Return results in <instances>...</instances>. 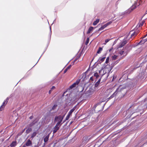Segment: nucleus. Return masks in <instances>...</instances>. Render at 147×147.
<instances>
[{"label": "nucleus", "mask_w": 147, "mask_h": 147, "mask_svg": "<svg viewBox=\"0 0 147 147\" xmlns=\"http://www.w3.org/2000/svg\"><path fill=\"white\" fill-rule=\"evenodd\" d=\"M140 115H139V114H137V115H136V116H134V117H133L132 119H134L135 118H136L138 116H139Z\"/></svg>", "instance_id": "nucleus-60"}, {"label": "nucleus", "mask_w": 147, "mask_h": 147, "mask_svg": "<svg viewBox=\"0 0 147 147\" xmlns=\"http://www.w3.org/2000/svg\"><path fill=\"white\" fill-rule=\"evenodd\" d=\"M138 34V33L137 32H134L131 35V37L132 36L136 35H137Z\"/></svg>", "instance_id": "nucleus-44"}, {"label": "nucleus", "mask_w": 147, "mask_h": 147, "mask_svg": "<svg viewBox=\"0 0 147 147\" xmlns=\"http://www.w3.org/2000/svg\"><path fill=\"white\" fill-rule=\"evenodd\" d=\"M144 63V62H143L142 63L140 64V65L139 66H137V65H136V67H134V68L136 69V68H137L140 67H142Z\"/></svg>", "instance_id": "nucleus-38"}, {"label": "nucleus", "mask_w": 147, "mask_h": 147, "mask_svg": "<svg viewBox=\"0 0 147 147\" xmlns=\"http://www.w3.org/2000/svg\"><path fill=\"white\" fill-rule=\"evenodd\" d=\"M142 40L143 41L144 43L146 42L147 41V38L145 39H143Z\"/></svg>", "instance_id": "nucleus-62"}, {"label": "nucleus", "mask_w": 147, "mask_h": 147, "mask_svg": "<svg viewBox=\"0 0 147 147\" xmlns=\"http://www.w3.org/2000/svg\"><path fill=\"white\" fill-rule=\"evenodd\" d=\"M101 80V78H99L98 79V81L95 83L94 86V88H97L99 84H100Z\"/></svg>", "instance_id": "nucleus-20"}, {"label": "nucleus", "mask_w": 147, "mask_h": 147, "mask_svg": "<svg viewBox=\"0 0 147 147\" xmlns=\"http://www.w3.org/2000/svg\"><path fill=\"white\" fill-rule=\"evenodd\" d=\"M112 22V21H110L109 22H107V23H106V24L107 25V26H108L110 24H111Z\"/></svg>", "instance_id": "nucleus-51"}, {"label": "nucleus", "mask_w": 147, "mask_h": 147, "mask_svg": "<svg viewBox=\"0 0 147 147\" xmlns=\"http://www.w3.org/2000/svg\"><path fill=\"white\" fill-rule=\"evenodd\" d=\"M69 100V102L70 103L69 105H72L75 104L78 99V98L77 95H75L74 96L70 97Z\"/></svg>", "instance_id": "nucleus-3"}, {"label": "nucleus", "mask_w": 147, "mask_h": 147, "mask_svg": "<svg viewBox=\"0 0 147 147\" xmlns=\"http://www.w3.org/2000/svg\"><path fill=\"white\" fill-rule=\"evenodd\" d=\"M17 144L16 141H13L10 145V146L11 147H14Z\"/></svg>", "instance_id": "nucleus-22"}, {"label": "nucleus", "mask_w": 147, "mask_h": 147, "mask_svg": "<svg viewBox=\"0 0 147 147\" xmlns=\"http://www.w3.org/2000/svg\"><path fill=\"white\" fill-rule=\"evenodd\" d=\"M102 47H100L97 51V53H98V54L100 53H101V51L102 50Z\"/></svg>", "instance_id": "nucleus-29"}, {"label": "nucleus", "mask_w": 147, "mask_h": 147, "mask_svg": "<svg viewBox=\"0 0 147 147\" xmlns=\"http://www.w3.org/2000/svg\"><path fill=\"white\" fill-rule=\"evenodd\" d=\"M105 101L104 100H103V101H100V102H99L97 103L96 104V105H100L101 103L102 102H105Z\"/></svg>", "instance_id": "nucleus-54"}, {"label": "nucleus", "mask_w": 147, "mask_h": 147, "mask_svg": "<svg viewBox=\"0 0 147 147\" xmlns=\"http://www.w3.org/2000/svg\"><path fill=\"white\" fill-rule=\"evenodd\" d=\"M37 134V133L36 131L34 132L32 134L31 136V138L33 139L34 137H35Z\"/></svg>", "instance_id": "nucleus-33"}, {"label": "nucleus", "mask_w": 147, "mask_h": 147, "mask_svg": "<svg viewBox=\"0 0 147 147\" xmlns=\"http://www.w3.org/2000/svg\"><path fill=\"white\" fill-rule=\"evenodd\" d=\"M93 89L92 87H90L89 89L84 93H83L82 95L85 94L86 96L89 97L92 95V91Z\"/></svg>", "instance_id": "nucleus-8"}, {"label": "nucleus", "mask_w": 147, "mask_h": 147, "mask_svg": "<svg viewBox=\"0 0 147 147\" xmlns=\"http://www.w3.org/2000/svg\"><path fill=\"white\" fill-rule=\"evenodd\" d=\"M113 38H112L111 39L107 38L105 40V44H106L107 42H108L109 40L112 39Z\"/></svg>", "instance_id": "nucleus-47"}, {"label": "nucleus", "mask_w": 147, "mask_h": 147, "mask_svg": "<svg viewBox=\"0 0 147 147\" xmlns=\"http://www.w3.org/2000/svg\"><path fill=\"white\" fill-rule=\"evenodd\" d=\"M116 78V77H115V76H113V78L112 80V81L113 82L114 81L115 79Z\"/></svg>", "instance_id": "nucleus-58"}, {"label": "nucleus", "mask_w": 147, "mask_h": 147, "mask_svg": "<svg viewBox=\"0 0 147 147\" xmlns=\"http://www.w3.org/2000/svg\"><path fill=\"white\" fill-rule=\"evenodd\" d=\"M55 87L54 86H52L51 88V90L52 91L53 90L55 89Z\"/></svg>", "instance_id": "nucleus-64"}, {"label": "nucleus", "mask_w": 147, "mask_h": 147, "mask_svg": "<svg viewBox=\"0 0 147 147\" xmlns=\"http://www.w3.org/2000/svg\"><path fill=\"white\" fill-rule=\"evenodd\" d=\"M144 43L143 42L142 39L139 42H138V45H140L144 44Z\"/></svg>", "instance_id": "nucleus-46"}, {"label": "nucleus", "mask_w": 147, "mask_h": 147, "mask_svg": "<svg viewBox=\"0 0 147 147\" xmlns=\"http://www.w3.org/2000/svg\"><path fill=\"white\" fill-rule=\"evenodd\" d=\"M50 32L49 33V40H48V42L47 46V47H46L45 51H44V52L42 54V55H41L40 56V57L38 61H37V62L36 63V64L34 66L36 65V64L38 62L39 60L40 59V58L42 56V55H43V54L47 50V49L48 48V47L49 44V43H50V41L51 40V27H50Z\"/></svg>", "instance_id": "nucleus-6"}, {"label": "nucleus", "mask_w": 147, "mask_h": 147, "mask_svg": "<svg viewBox=\"0 0 147 147\" xmlns=\"http://www.w3.org/2000/svg\"><path fill=\"white\" fill-rule=\"evenodd\" d=\"M127 43V40H125V39L124 38L122 42H120L119 45L118 46L117 49H118L119 48H121L124 46L125 44Z\"/></svg>", "instance_id": "nucleus-9"}, {"label": "nucleus", "mask_w": 147, "mask_h": 147, "mask_svg": "<svg viewBox=\"0 0 147 147\" xmlns=\"http://www.w3.org/2000/svg\"><path fill=\"white\" fill-rule=\"evenodd\" d=\"M25 144L26 146H31L32 145V142L30 139H28L26 142Z\"/></svg>", "instance_id": "nucleus-15"}, {"label": "nucleus", "mask_w": 147, "mask_h": 147, "mask_svg": "<svg viewBox=\"0 0 147 147\" xmlns=\"http://www.w3.org/2000/svg\"><path fill=\"white\" fill-rule=\"evenodd\" d=\"M89 37H88L87 38L85 42V44L86 45H87L88 44V43L89 42Z\"/></svg>", "instance_id": "nucleus-42"}, {"label": "nucleus", "mask_w": 147, "mask_h": 147, "mask_svg": "<svg viewBox=\"0 0 147 147\" xmlns=\"http://www.w3.org/2000/svg\"><path fill=\"white\" fill-rule=\"evenodd\" d=\"M107 73V72L106 71L105 72H104V73H103V74H102V75H99L100 76V78H101V79L102 76H104V75H105V74H106Z\"/></svg>", "instance_id": "nucleus-50"}, {"label": "nucleus", "mask_w": 147, "mask_h": 147, "mask_svg": "<svg viewBox=\"0 0 147 147\" xmlns=\"http://www.w3.org/2000/svg\"><path fill=\"white\" fill-rule=\"evenodd\" d=\"M5 107L3 105H2L0 107V111H2L4 109Z\"/></svg>", "instance_id": "nucleus-48"}, {"label": "nucleus", "mask_w": 147, "mask_h": 147, "mask_svg": "<svg viewBox=\"0 0 147 147\" xmlns=\"http://www.w3.org/2000/svg\"><path fill=\"white\" fill-rule=\"evenodd\" d=\"M124 51H121L119 52V53L120 55H123V53L124 52Z\"/></svg>", "instance_id": "nucleus-52"}, {"label": "nucleus", "mask_w": 147, "mask_h": 147, "mask_svg": "<svg viewBox=\"0 0 147 147\" xmlns=\"http://www.w3.org/2000/svg\"><path fill=\"white\" fill-rule=\"evenodd\" d=\"M61 125H60L59 126H58L55 125V126L53 128V134L55 133L57 131V130L59 129Z\"/></svg>", "instance_id": "nucleus-13"}, {"label": "nucleus", "mask_w": 147, "mask_h": 147, "mask_svg": "<svg viewBox=\"0 0 147 147\" xmlns=\"http://www.w3.org/2000/svg\"><path fill=\"white\" fill-rule=\"evenodd\" d=\"M79 102L72 109H71L69 111L67 115V119L69 117H70V116L72 115L73 112L75 110V109L77 107V105L79 104Z\"/></svg>", "instance_id": "nucleus-11"}, {"label": "nucleus", "mask_w": 147, "mask_h": 147, "mask_svg": "<svg viewBox=\"0 0 147 147\" xmlns=\"http://www.w3.org/2000/svg\"><path fill=\"white\" fill-rule=\"evenodd\" d=\"M147 108V105L146 103L144 104H142L141 105L139 106L138 107H137V109H136L135 111L132 113L131 116L137 113H139L141 115L143 113L144 110Z\"/></svg>", "instance_id": "nucleus-2"}, {"label": "nucleus", "mask_w": 147, "mask_h": 147, "mask_svg": "<svg viewBox=\"0 0 147 147\" xmlns=\"http://www.w3.org/2000/svg\"><path fill=\"white\" fill-rule=\"evenodd\" d=\"M144 21H143L139 25V27H140V26H143V24H144Z\"/></svg>", "instance_id": "nucleus-55"}, {"label": "nucleus", "mask_w": 147, "mask_h": 147, "mask_svg": "<svg viewBox=\"0 0 147 147\" xmlns=\"http://www.w3.org/2000/svg\"><path fill=\"white\" fill-rule=\"evenodd\" d=\"M94 76L96 77V78L95 79L94 82H95L97 80L98 78L99 77H100V76L97 72L95 71L94 74Z\"/></svg>", "instance_id": "nucleus-18"}, {"label": "nucleus", "mask_w": 147, "mask_h": 147, "mask_svg": "<svg viewBox=\"0 0 147 147\" xmlns=\"http://www.w3.org/2000/svg\"><path fill=\"white\" fill-rule=\"evenodd\" d=\"M9 97H7V98H6V99L4 100L5 102L7 103L8 102V101L9 100Z\"/></svg>", "instance_id": "nucleus-57"}, {"label": "nucleus", "mask_w": 147, "mask_h": 147, "mask_svg": "<svg viewBox=\"0 0 147 147\" xmlns=\"http://www.w3.org/2000/svg\"><path fill=\"white\" fill-rule=\"evenodd\" d=\"M52 83V85H53V84H54V82H53V80H52L49 82L48 83V84H51V83Z\"/></svg>", "instance_id": "nucleus-61"}, {"label": "nucleus", "mask_w": 147, "mask_h": 147, "mask_svg": "<svg viewBox=\"0 0 147 147\" xmlns=\"http://www.w3.org/2000/svg\"><path fill=\"white\" fill-rule=\"evenodd\" d=\"M26 129V128H24L22 131H20L18 134L19 135H21L24 132Z\"/></svg>", "instance_id": "nucleus-43"}, {"label": "nucleus", "mask_w": 147, "mask_h": 147, "mask_svg": "<svg viewBox=\"0 0 147 147\" xmlns=\"http://www.w3.org/2000/svg\"><path fill=\"white\" fill-rule=\"evenodd\" d=\"M72 66V65H69L68 67H67L64 70V73L65 74V73L67 71V70L70 69L71 67Z\"/></svg>", "instance_id": "nucleus-27"}, {"label": "nucleus", "mask_w": 147, "mask_h": 147, "mask_svg": "<svg viewBox=\"0 0 147 147\" xmlns=\"http://www.w3.org/2000/svg\"><path fill=\"white\" fill-rule=\"evenodd\" d=\"M136 6L133 5L125 11L121 13L119 15V18L122 19L127 17L129 14L136 8Z\"/></svg>", "instance_id": "nucleus-1"}, {"label": "nucleus", "mask_w": 147, "mask_h": 147, "mask_svg": "<svg viewBox=\"0 0 147 147\" xmlns=\"http://www.w3.org/2000/svg\"><path fill=\"white\" fill-rule=\"evenodd\" d=\"M57 107V105L56 104H55L50 109V110L52 111L53 110H54L55 109H56V108Z\"/></svg>", "instance_id": "nucleus-26"}, {"label": "nucleus", "mask_w": 147, "mask_h": 147, "mask_svg": "<svg viewBox=\"0 0 147 147\" xmlns=\"http://www.w3.org/2000/svg\"><path fill=\"white\" fill-rule=\"evenodd\" d=\"M97 27V26L95 27H93L91 26L90 27L87 32V34L90 33L91 32L93 31L94 29L96 28Z\"/></svg>", "instance_id": "nucleus-16"}, {"label": "nucleus", "mask_w": 147, "mask_h": 147, "mask_svg": "<svg viewBox=\"0 0 147 147\" xmlns=\"http://www.w3.org/2000/svg\"><path fill=\"white\" fill-rule=\"evenodd\" d=\"M126 93H127V91H126L125 93L124 94H122V95H120V98L121 99V98H123V97H124L125 96V95L126 94Z\"/></svg>", "instance_id": "nucleus-45"}, {"label": "nucleus", "mask_w": 147, "mask_h": 147, "mask_svg": "<svg viewBox=\"0 0 147 147\" xmlns=\"http://www.w3.org/2000/svg\"><path fill=\"white\" fill-rule=\"evenodd\" d=\"M65 115V114L63 115H60L58 116H56L54 118V123H55L58 121H62Z\"/></svg>", "instance_id": "nucleus-5"}, {"label": "nucleus", "mask_w": 147, "mask_h": 147, "mask_svg": "<svg viewBox=\"0 0 147 147\" xmlns=\"http://www.w3.org/2000/svg\"><path fill=\"white\" fill-rule=\"evenodd\" d=\"M105 28V27L103 25L100 28H99V29L98 30H96V32H94V33H96V32H97L98 31H100L102 30H103Z\"/></svg>", "instance_id": "nucleus-31"}, {"label": "nucleus", "mask_w": 147, "mask_h": 147, "mask_svg": "<svg viewBox=\"0 0 147 147\" xmlns=\"http://www.w3.org/2000/svg\"><path fill=\"white\" fill-rule=\"evenodd\" d=\"M90 82H93V81H94V79H93V76H91L90 79Z\"/></svg>", "instance_id": "nucleus-49"}, {"label": "nucleus", "mask_w": 147, "mask_h": 147, "mask_svg": "<svg viewBox=\"0 0 147 147\" xmlns=\"http://www.w3.org/2000/svg\"><path fill=\"white\" fill-rule=\"evenodd\" d=\"M109 56L107 58L105 61V63H107V64L109 62Z\"/></svg>", "instance_id": "nucleus-40"}, {"label": "nucleus", "mask_w": 147, "mask_h": 147, "mask_svg": "<svg viewBox=\"0 0 147 147\" xmlns=\"http://www.w3.org/2000/svg\"><path fill=\"white\" fill-rule=\"evenodd\" d=\"M88 71H86L85 72H84L83 74H82V79H82V81H84L85 80H86V74L88 73Z\"/></svg>", "instance_id": "nucleus-19"}, {"label": "nucleus", "mask_w": 147, "mask_h": 147, "mask_svg": "<svg viewBox=\"0 0 147 147\" xmlns=\"http://www.w3.org/2000/svg\"><path fill=\"white\" fill-rule=\"evenodd\" d=\"M62 121H57V123L56 124V125L57 126H59V125H62V123H61V122H62Z\"/></svg>", "instance_id": "nucleus-39"}, {"label": "nucleus", "mask_w": 147, "mask_h": 147, "mask_svg": "<svg viewBox=\"0 0 147 147\" xmlns=\"http://www.w3.org/2000/svg\"><path fill=\"white\" fill-rule=\"evenodd\" d=\"M119 63V60H116L115 61L113 62L111 65V68H113L114 66L117 63Z\"/></svg>", "instance_id": "nucleus-24"}, {"label": "nucleus", "mask_w": 147, "mask_h": 147, "mask_svg": "<svg viewBox=\"0 0 147 147\" xmlns=\"http://www.w3.org/2000/svg\"><path fill=\"white\" fill-rule=\"evenodd\" d=\"M132 49L131 44L128 43L123 48V49L124 50L125 53H127L131 50Z\"/></svg>", "instance_id": "nucleus-7"}, {"label": "nucleus", "mask_w": 147, "mask_h": 147, "mask_svg": "<svg viewBox=\"0 0 147 147\" xmlns=\"http://www.w3.org/2000/svg\"><path fill=\"white\" fill-rule=\"evenodd\" d=\"M39 119L38 118H36L33 120L32 122L29 124L28 126L29 127H31L34 125L39 121Z\"/></svg>", "instance_id": "nucleus-10"}, {"label": "nucleus", "mask_w": 147, "mask_h": 147, "mask_svg": "<svg viewBox=\"0 0 147 147\" xmlns=\"http://www.w3.org/2000/svg\"><path fill=\"white\" fill-rule=\"evenodd\" d=\"M50 133H49L47 135L44 139V141L45 142H46L48 141L49 139V135Z\"/></svg>", "instance_id": "nucleus-23"}, {"label": "nucleus", "mask_w": 147, "mask_h": 147, "mask_svg": "<svg viewBox=\"0 0 147 147\" xmlns=\"http://www.w3.org/2000/svg\"><path fill=\"white\" fill-rule=\"evenodd\" d=\"M76 85H77L76 84V83L74 82L69 86V88L70 89H72L76 87Z\"/></svg>", "instance_id": "nucleus-30"}, {"label": "nucleus", "mask_w": 147, "mask_h": 147, "mask_svg": "<svg viewBox=\"0 0 147 147\" xmlns=\"http://www.w3.org/2000/svg\"><path fill=\"white\" fill-rule=\"evenodd\" d=\"M51 112V111H50V110H49L48 112H47L46 113L45 115L44 116V118L43 117L42 118V119L44 120H45L46 119H47L50 118L51 117V116H52V115L53 114L55 113L54 112ZM52 118H53L52 120H53V115Z\"/></svg>", "instance_id": "nucleus-4"}, {"label": "nucleus", "mask_w": 147, "mask_h": 147, "mask_svg": "<svg viewBox=\"0 0 147 147\" xmlns=\"http://www.w3.org/2000/svg\"><path fill=\"white\" fill-rule=\"evenodd\" d=\"M125 86H123L122 85H120L117 88H118V89L117 90V92H121L122 90L125 88Z\"/></svg>", "instance_id": "nucleus-14"}, {"label": "nucleus", "mask_w": 147, "mask_h": 147, "mask_svg": "<svg viewBox=\"0 0 147 147\" xmlns=\"http://www.w3.org/2000/svg\"><path fill=\"white\" fill-rule=\"evenodd\" d=\"M97 62H96L91 67V71H92L94 68L96 67L98 65H96Z\"/></svg>", "instance_id": "nucleus-32"}, {"label": "nucleus", "mask_w": 147, "mask_h": 147, "mask_svg": "<svg viewBox=\"0 0 147 147\" xmlns=\"http://www.w3.org/2000/svg\"><path fill=\"white\" fill-rule=\"evenodd\" d=\"M81 79H77L76 81L74 82L77 85H78L79 83L80 82V81Z\"/></svg>", "instance_id": "nucleus-41"}, {"label": "nucleus", "mask_w": 147, "mask_h": 147, "mask_svg": "<svg viewBox=\"0 0 147 147\" xmlns=\"http://www.w3.org/2000/svg\"><path fill=\"white\" fill-rule=\"evenodd\" d=\"M100 20V19H97L96 20L94 21L93 23V25L94 26H95L99 22Z\"/></svg>", "instance_id": "nucleus-28"}, {"label": "nucleus", "mask_w": 147, "mask_h": 147, "mask_svg": "<svg viewBox=\"0 0 147 147\" xmlns=\"http://www.w3.org/2000/svg\"><path fill=\"white\" fill-rule=\"evenodd\" d=\"M107 63H105V62L102 65V66L104 67L105 68L107 69V66H108L109 67H110V65L109 64H106Z\"/></svg>", "instance_id": "nucleus-37"}, {"label": "nucleus", "mask_w": 147, "mask_h": 147, "mask_svg": "<svg viewBox=\"0 0 147 147\" xmlns=\"http://www.w3.org/2000/svg\"><path fill=\"white\" fill-rule=\"evenodd\" d=\"M100 69L101 70H102H102H103V73H104V72L105 71V70L106 69L105 68V67H103V66H102V67Z\"/></svg>", "instance_id": "nucleus-53"}, {"label": "nucleus", "mask_w": 147, "mask_h": 147, "mask_svg": "<svg viewBox=\"0 0 147 147\" xmlns=\"http://www.w3.org/2000/svg\"><path fill=\"white\" fill-rule=\"evenodd\" d=\"M107 51L105 53L104 55H103L102 56V57H106V56L107 54Z\"/></svg>", "instance_id": "nucleus-63"}, {"label": "nucleus", "mask_w": 147, "mask_h": 147, "mask_svg": "<svg viewBox=\"0 0 147 147\" xmlns=\"http://www.w3.org/2000/svg\"><path fill=\"white\" fill-rule=\"evenodd\" d=\"M7 103L6 102H5V101H4V102H3L2 105L3 106L5 107L6 105L7 104Z\"/></svg>", "instance_id": "nucleus-59"}, {"label": "nucleus", "mask_w": 147, "mask_h": 147, "mask_svg": "<svg viewBox=\"0 0 147 147\" xmlns=\"http://www.w3.org/2000/svg\"><path fill=\"white\" fill-rule=\"evenodd\" d=\"M105 58L106 57H100L98 59L96 62L97 63L96 65H98V64H100L104 61Z\"/></svg>", "instance_id": "nucleus-12"}, {"label": "nucleus", "mask_w": 147, "mask_h": 147, "mask_svg": "<svg viewBox=\"0 0 147 147\" xmlns=\"http://www.w3.org/2000/svg\"><path fill=\"white\" fill-rule=\"evenodd\" d=\"M70 104V102L67 101V102H66L65 104L64 105L63 108L64 109H65L67 107L68 105L70 106V105H69Z\"/></svg>", "instance_id": "nucleus-35"}, {"label": "nucleus", "mask_w": 147, "mask_h": 147, "mask_svg": "<svg viewBox=\"0 0 147 147\" xmlns=\"http://www.w3.org/2000/svg\"><path fill=\"white\" fill-rule=\"evenodd\" d=\"M113 68H111V67H110V69H108V70L107 75V77H106V78L104 79L103 81L102 82H103L104 81L106 80L107 79L108 77L109 76V73L110 72L111 73L112 72V71H111V70H112V69H113Z\"/></svg>", "instance_id": "nucleus-17"}, {"label": "nucleus", "mask_w": 147, "mask_h": 147, "mask_svg": "<svg viewBox=\"0 0 147 147\" xmlns=\"http://www.w3.org/2000/svg\"><path fill=\"white\" fill-rule=\"evenodd\" d=\"M67 116H66V118H65V119H64V120L63 121V122L62 123H64V122H65L67 120H68V119H69V117H68V118L67 119Z\"/></svg>", "instance_id": "nucleus-56"}, {"label": "nucleus", "mask_w": 147, "mask_h": 147, "mask_svg": "<svg viewBox=\"0 0 147 147\" xmlns=\"http://www.w3.org/2000/svg\"><path fill=\"white\" fill-rule=\"evenodd\" d=\"M118 89V88H117L115 91L110 96V97L111 99L115 97L117 95Z\"/></svg>", "instance_id": "nucleus-21"}, {"label": "nucleus", "mask_w": 147, "mask_h": 147, "mask_svg": "<svg viewBox=\"0 0 147 147\" xmlns=\"http://www.w3.org/2000/svg\"><path fill=\"white\" fill-rule=\"evenodd\" d=\"M118 56L116 55H114L113 56H112L111 57L112 59L113 60H116L117 57Z\"/></svg>", "instance_id": "nucleus-36"}, {"label": "nucleus", "mask_w": 147, "mask_h": 147, "mask_svg": "<svg viewBox=\"0 0 147 147\" xmlns=\"http://www.w3.org/2000/svg\"><path fill=\"white\" fill-rule=\"evenodd\" d=\"M32 131V129L30 127L28 128L26 130V134H28L31 131Z\"/></svg>", "instance_id": "nucleus-25"}, {"label": "nucleus", "mask_w": 147, "mask_h": 147, "mask_svg": "<svg viewBox=\"0 0 147 147\" xmlns=\"http://www.w3.org/2000/svg\"><path fill=\"white\" fill-rule=\"evenodd\" d=\"M142 73H140L139 74V75L138 76V77H137L138 78V79L140 78V79H143L144 77L142 76Z\"/></svg>", "instance_id": "nucleus-34"}]
</instances>
